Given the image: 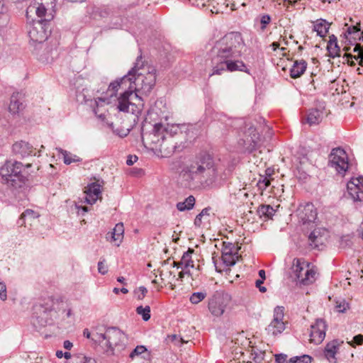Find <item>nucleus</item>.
Segmentation results:
<instances>
[{
  "label": "nucleus",
  "mask_w": 363,
  "mask_h": 363,
  "mask_svg": "<svg viewBox=\"0 0 363 363\" xmlns=\"http://www.w3.org/2000/svg\"><path fill=\"white\" fill-rule=\"evenodd\" d=\"M53 311V300L48 299L43 304L34 306V313L32 317V323L36 328L45 327L52 323V315Z\"/></svg>",
  "instance_id": "obj_7"
},
{
  "label": "nucleus",
  "mask_w": 363,
  "mask_h": 363,
  "mask_svg": "<svg viewBox=\"0 0 363 363\" xmlns=\"http://www.w3.org/2000/svg\"><path fill=\"white\" fill-rule=\"evenodd\" d=\"M138 291L140 292V294L137 295V297L139 300H142L145 296V295L147 292V290L145 287L140 286L138 288Z\"/></svg>",
  "instance_id": "obj_48"
},
{
  "label": "nucleus",
  "mask_w": 363,
  "mask_h": 363,
  "mask_svg": "<svg viewBox=\"0 0 363 363\" xmlns=\"http://www.w3.org/2000/svg\"><path fill=\"white\" fill-rule=\"evenodd\" d=\"M350 50V48L349 47H347V46H345V47L343 48V50H342L345 52V54H344V56H345V57H352V55H348V54H347V52L348 50Z\"/></svg>",
  "instance_id": "obj_63"
},
{
  "label": "nucleus",
  "mask_w": 363,
  "mask_h": 363,
  "mask_svg": "<svg viewBox=\"0 0 363 363\" xmlns=\"http://www.w3.org/2000/svg\"><path fill=\"white\" fill-rule=\"evenodd\" d=\"M222 260L223 263L227 266H233L235 264L236 260L238 258V254H222Z\"/></svg>",
  "instance_id": "obj_34"
},
{
  "label": "nucleus",
  "mask_w": 363,
  "mask_h": 363,
  "mask_svg": "<svg viewBox=\"0 0 363 363\" xmlns=\"http://www.w3.org/2000/svg\"><path fill=\"white\" fill-rule=\"evenodd\" d=\"M238 248L232 242H223L222 254H238Z\"/></svg>",
  "instance_id": "obj_37"
},
{
  "label": "nucleus",
  "mask_w": 363,
  "mask_h": 363,
  "mask_svg": "<svg viewBox=\"0 0 363 363\" xmlns=\"http://www.w3.org/2000/svg\"><path fill=\"white\" fill-rule=\"evenodd\" d=\"M202 216L199 213L196 216L195 220H194V225L196 226L199 227L202 223Z\"/></svg>",
  "instance_id": "obj_53"
},
{
  "label": "nucleus",
  "mask_w": 363,
  "mask_h": 363,
  "mask_svg": "<svg viewBox=\"0 0 363 363\" xmlns=\"http://www.w3.org/2000/svg\"><path fill=\"white\" fill-rule=\"evenodd\" d=\"M98 271L101 274H106L108 272V267L105 264V259L99 261L98 263Z\"/></svg>",
  "instance_id": "obj_45"
},
{
  "label": "nucleus",
  "mask_w": 363,
  "mask_h": 363,
  "mask_svg": "<svg viewBox=\"0 0 363 363\" xmlns=\"http://www.w3.org/2000/svg\"><path fill=\"white\" fill-rule=\"evenodd\" d=\"M330 28V23H328L324 19H318L314 22L313 30L317 33V35L320 37H324L328 32Z\"/></svg>",
  "instance_id": "obj_29"
},
{
  "label": "nucleus",
  "mask_w": 363,
  "mask_h": 363,
  "mask_svg": "<svg viewBox=\"0 0 363 363\" xmlns=\"http://www.w3.org/2000/svg\"><path fill=\"white\" fill-rule=\"evenodd\" d=\"M231 301V296L228 293L216 291L213 296L209 298L208 308L210 313L216 317L221 316L226 307Z\"/></svg>",
  "instance_id": "obj_10"
},
{
  "label": "nucleus",
  "mask_w": 363,
  "mask_h": 363,
  "mask_svg": "<svg viewBox=\"0 0 363 363\" xmlns=\"http://www.w3.org/2000/svg\"><path fill=\"white\" fill-rule=\"evenodd\" d=\"M72 315V311L71 308H69L67 311V313H66V316L67 318H69Z\"/></svg>",
  "instance_id": "obj_64"
},
{
  "label": "nucleus",
  "mask_w": 363,
  "mask_h": 363,
  "mask_svg": "<svg viewBox=\"0 0 363 363\" xmlns=\"http://www.w3.org/2000/svg\"><path fill=\"white\" fill-rule=\"evenodd\" d=\"M24 108L23 104L20 101L19 94H13L11 96L9 110L10 113L16 114L20 113Z\"/></svg>",
  "instance_id": "obj_28"
},
{
  "label": "nucleus",
  "mask_w": 363,
  "mask_h": 363,
  "mask_svg": "<svg viewBox=\"0 0 363 363\" xmlns=\"http://www.w3.org/2000/svg\"><path fill=\"white\" fill-rule=\"evenodd\" d=\"M0 298L2 301H5L7 298L6 286L2 282H0Z\"/></svg>",
  "instance_id": "obj_46"
},
{
  "label": "nucleus",
  "mask_w": 363,
  "mask_h": 363,
  "mask_svg": "<svg viewBox=\"0 0 363 363\" xmlns=\"http://www.w3.org/2000/svg\"><path fill=\"white\" fill-rule=\"evenodd\" d=\"M167 129L162 124L156 123L150 133H142V140L143 142L147 140L150 145L155 144L158 145L162 140V135H164Z\"/></svg>",
  "instance_id": "obj_17"
},
{
  "label": "nucleus",
  "mask_w": 363,
  "mask_h": 363,
  "mask_svg": "<svg viewBox=\"0 0 363 363\" xmlns=\"http://www.w3.org/2000/svg\"><path fill=\"white\" fill-rule=\"evenodd\" d=\"M211 208L210 207L203 208L200 214L203 217L205 216H209Z\"/></svg>",
  "instance_id": "obj_55"
},
{
  "label": "nucleus",
  "mask_w": 363,
  "mask_h": 363,
  "mask_svg": "<svg viewBox=\"0 0 363 363\" xmlns=\"http://www.w3.org/2000/svg\"><path fill=\"white\" fill-rule=\"evenodd\" d=\"M264 282V280H262V279H257L256 281H255V286L259 288V291L264 293L267 291V289L266 287L264 286H262V284H263Z\"/></svg>",
  "instance_id": "obj_49"
},
{
  "label": "nucleus",
  "mask_w": 363,
  "mask_h": 363,
  "mask_svg": "<svg viewBox=\"0 0 363 363\" xmlns=\"http://www.w3.org/2000/svg\"><path fill=\"white\" fill-rule=\"evenodd\" d=\"M195 198L193 196H188L184 201L179 202L177 204V208L179 211H189L194 208L195 204Z\"/></svg>",
  "instance_id": "obj_32"
},
{
  "label": "nucleus",
  "mask_w": 363,
  "mask_h": 363,
  "mask_svg": "<svg viewBox=\"0 0 363 363\" xmlns=\"http://www.w3.org/2000/svg\"><path fill=\"white\" fill-rule=\"evenodd\" d=\"M26 216H33L34 218V211L30 209H27L21 214L18 221V223L21 225H23L24 224L23 220Z\"/></svg>",
  "instance_id": "obj_44"
},
{
  "label": "nucleus",
  "mask_w": 363,
  "mask_h": 363,
  "mask_svg": "<svg viewBox=\"0 0 363 363\" xmlns=\"http://www.w3.org/2000/svg\"><path fill=\"white\" fill-rule=\"evenodd\" d=\"M329 38L330 40L328 45H334V44H337V38L334 35H330Z\"/></svg>",
  "instance_id": "obj_54"
},
{
  "label": "nucleus",
  "mask_w": 363,
  "mask_h": 363,
  "mask_svg": "<svg viewBox=\"0 0 363 363\" xmlns=\"http://www.w3.org/2000/svg\"><path fill=\"white\" fill-rule=\"evenodd\" d=\"M13 151L16 155L25 157L31 155L34 150L33 146L28 143L20 141L13 145Z\"/></svg>",
  "instance_id": "obj_21"
},
{
  "label": "nucleus",
  "mask_w": 363,
  "mask_h": 363,
  "mask_svg": "<svg viewBox=\"0 0 363 363\" xmlns=\"http://www.w3.org/2000/svg\"><path fill=\"white\" fill-rule=\"evenodd\" d=\"M360 24L357 23L355 26H348L347 28V31L345 33L346 38H347V35H354L352 37L354 39H356L357 37L361 36L360 33Z\"/></svg>",
  "instance_id": "obj_35"
},
{
  "label": "nucleus",
  "mask_w": 363,
  "mask_h": 363,
  "mask_svg": "<svg viewBox=\"0 0 363 363\" xmlns=\"http://www.w3.org/2000/svg\"><path fill=\"white\" fill-rule=\"evenodd\" d=\"M63 346L65 349L67 350H71V348L72 347L73 345L71 342H69V340H65L63 343Z\"/></svg>",
  "instance_id": "obj_56"
},
{
  "label": "nucleus",
  "mask_w": 363,
  "mask_h": 363,
  "mask_svg": "<svg viewBox=\"0 0 363 363\" xmlns=\"http://www.w3.org/2000/svg\"><path fill=\"white\" fill-rule=\"evenodd\" d=\"M291 270L297 281L303 285L311 284L316 279V269L302 259L296 258L293 260Z\"/></svg>",
  "instance_id": "obj_6"
},
{
  "label": "nucleus",
  "mask_w": 363,
  "mask_h": 363,
  "mask_svg": "<svg viewBox=\"0 0 363 363\" xmlns=\"http://www.w3.org/2000/svg\"><path fill=\"white\" fill-rule=\"evenodd\" d=\"M78 209V213H79L80 211H82V214L88 211V208L86 206H76Z\"/></svg>",
  "instance_id": "obj_57"
},
{
  "label": "nucleus",
  "mask_w": 363,
  "mask_h": 363,
  "mask_svg": "<svg viewBox=\"0 0 363 363\" xmlns=\"http://www.w3.org/2000/svg\"><path fill=\"white\" fill-rule=\"evenodd\" d=\"M83 359H84L83 363H96L95 359L90 358V357H84L83 358Z\"/></svg>",
  "instance_id": "obj_58"
},
{
  "label": "nucleus",
  "mask_w": 363,
  "mask_h": 363,
  "mask_svg": "<svg viewBox=\"0 0 363 363\" xmlns=\"http://www.w3.org/2000/svg\"><path fill=\"white\" fill-rule=\"evenodd\" d=\"M156 70L145 64L142 57H138L135 66L129 71L130 81L128 90H125L117 99V108L120 111L131 113L135 116L141 113L144 101L139 94L147 95L156 82Z\"/></svg>",
  "instance_id": "obj_1"
},
{
  "label": "nucleus",
  "mask_w": 363,
  "mask_h": 363,
  "mask_svg": "<svg viewBox=\"0 0 363 363\" xmlns=\"http://www.w3.org/2000/svg\"><path fill=\"white\" fill-rule=\"evenodd\" d=\"M348 307V305L343 302V303H340L336 305V308L338 312L343 313L347 310V308Z\"/></svg>",
  "instance_id": "obj_51"
},
{
  "label": "nucleus",
  "mask_w": 363,
  "mask_h": 363,
  "mask_svg": "<svg viewBox=\"0 0 363 363\" xmlns=\"http://www.w3.org/2000/svg\"><path fill=\"white\" fill-rule=\"evenodd\" d=\"M6 9L4 7V3L3 0H0V14L4 13Z\"/></svg>",
  "instance_id": "obj_60"
},
{
  "label": "nucleus",
  "mask_w": 363,
  "mask_h": 363,
  "mask_svg": "<svg viewBox=\"0 0 363 363\" xmlns=\"http://www.w3.org/2000/svg\"><path fill=\"white\" fill-rule=\"evenodd\" d=\"M273 171L270 169H267L265 171V176H261V178L258 181L257 185L259 189L262 191L265 190L270 184L272 179V174Z\"/></svg>",
  "instance_id": "obj_31"
},
{
  "label": "nucleus",
  "mask_w": 363,
  "mask_h": 363,
  "mask_svg": "<svg viewBox=\"0 0 363 363\" xmlns=\"http://www.w3.org/2000/svg\"><path fill=\"white\" fill-rule=\"evenodd\" d=\"M311 357L308 355H303L301 357H294L289 359L288 363H311Z\"/></svg>",
  "instance_id": "obj_42"
},
{
  "label": "nucleus",
  "mask_w": 363,
  "mask_h": 363,
  "mask_svg": "<svg viewBox=\"0 0 363 363\" xmlns=\"http://www.w3.org/2000/svg\"><path fill=\"white\" fill-rule=\"evenodd\" d=\"M100 187L101 186L96 183H92L87 186L84 191L85 195L84 197L86 203L93 204L97 201L101 194Z\"/></svg>",
  "instance_id": "obj_20"
},
{
  "label": "nucleus",
  "mask_w": 363,
  "mask_h": 363,
  "mask_svg": "<svg viewBox=\"0 0 363 363\" xmlns=\"http://www.w3.org/2000/svg\"><path fill=\"white\" fill-rule=\"evenodd\" d=\"M193 252V250L189 249L187 252H184L180 262H174V266L177 268H184L186 269H188L189 267H194V262L191 260V254Z\"/></svg>",
  "instance_id": "obj_26"
},
{
  "label": "nucleus",
  "mask_w": 363,
  "mask_h": 363,
  "mask_svg": "<svg viewBox=\"0 0 363 363\" xmlns=\"http://www.w3.org/2000/svg\"><path fill=\"white\" fill-rule=\"evenodd\" d=\"M340 343L337 340H334L328 342L324 350V354L325 357L330 362L335 360V354L338 351ZM335 363V361H334Z\"/></svg>",
  "instance_id": "obj_25"
},
{
  "label": "nucleus",
  "mask_w": 363,
  "mask_h": 363,
  "mask_svg": "<svg viewBox=\"0 0 363 363\" xmlns=\"http://www.w3.org/2000/svg\"><path fill=\"white\" fill-rule=\"evenodd\" d=\"M297 215L299 219L303 223L313 221L317 216L316 210L311 203L300 205L297 209Z\"/></svg>",
  "instance_id": "obj_19"
},
{
  "label": "nucleus",
  "mask_w": 363,
  "mask_h": 363,
  "mask_svg": "<svg viewBox=\"0 0 363 363\" xmlns=\"http://www.w3.org/2000/svg\"><path fill=\"white\" fill-rule=\"evenodd\" d=\"M184 178L199 183L212 182L218 175L213 158L206 153L200 154L182 171Z\"/></svg>",
  "instance_id": "obj_3"
},
{
  "label": "nucleus",
  "mask_w": 363,
  "mask_h": 363,
  "mask_svg": "<svg viewBox=\"0 0 363 363\" xmlns=\"http://www.w3.org/2000/svg\"><path fill=\"white\" fill-rule=\"evenodd\" d=\"M309 245L313 248H318L323 245L325 238L321 235L320 229H315L308 236Z\"/></svg>",
  "instance_id": "obj_27"
},
{
  "label": "nucleus",
  "mask_w": 363,
  "mask_h": 363,
  "mask_svg": "<svg viewBox=\"0 0 363 363\" xmlns=\"http://www.w3.org/2000/svg\"><path fill=\"white\" fill-rule=\"evenodd\" d=\"M259 18L261 25L260 29L262 31H264L272 21L271 16L269 14L263 13L259 16Z\"/></svg>",
  "instance_id": "obj_40"
},
{
  "label": "nucleus",
  "mask_w": 363,
  "mask_h": 363,
  "mask_svg": "<svg viewBox=\"0 0 363 363\" xmlns=\"http://www.w3.org/2000/svg\"><path fill=\"white\" fill-rule=\"evenodd\" d=\"M124 226L122 223H117L113 231L107 233L106 238L108 239L111 235V241L116 242V245L119 246L123 239Z\"/></svg>",
  "instance_id": "obj_23"
},
{
  "label": "nucleus",
  "mask_w": 363,
  "mask_h": 363,
  "mask_svg": "<svg viewBox=\"0 0 363 363\" xmlns=\"http://www.w3.org/2000/svg\"><path fill=\"white\" fill-rule=\"evenodd\" d=\"M182 136V133L179 135L176 133L174 136L169 133L168 130L164 135H162V140L160 144L155 146V148H159L162 156L164 157H169L176 151H182L184 145L182 142L179 143V139Z\"/></svg>",
  "instance_id": "obj_8"
},
{
  "label": "nucleus",
  "mask_w": 363,
  "mask_h": 363,
  "mask_svg": "<svg viewBox=\"0 0 363 363\" xmlns=\"http://www.w3.org/2000/svg\"><path fill=\"white\" fill-rule=\"evenodd\" d=\"M288 325V321L284 319V308L277 306L274 309L273 318L266 328L267 334L274 337L282 333Z\"/></svg>",
  "instance_id": "obj_11"
},
{
  "label": "nucleus",
  "mask_w": 363,
  "mask_h": 363,
  "mask_svg": "<svg viewBox=\"0 0 363 363\" xmlns=\"http://www.w3.org/2000/svg\"><path fill=\"white\" fill-rule=\"evenodd\" d=\"M137 160H138L137 156L130 155L128 157V160H126V164L129 166L133 165L137 161Z\"/></svg>",
  "instance_id": "obj_52"
},
{
  "label": "nucleus",
  "mask_w": 363,
  "mask_h": 363,
  "mask_svg": "<svg viewBox=\"0 0 363 363\" xmlns=\"http://www.w3.org/2000/svg\"><path fill=\"white\" fill-rule=\"evenodd\" d=\"M245 47L240 33L231 32L217 40L211 49L212 73L210 76L221 75L225 72H243L249 69L243 61L238 60Z\"/></svg>",
  "instance_id": "obj_2"
},
{
  "label": "nucleus",
  "mask_w": 363,
  "mask_h": 363,
  "mask_svg": "<svg viewBox=\"0 0 363 363\" xmlns=\"http://www.w3.org/2000/svg\"><path fill=\"white\" fill-rule=\"evenodd\" d=\"M83 334H84V336H85L86 338H90L91 337V333H90V332L89 331L88 329H84V332H83Z\"/></svg>",
  "instance_id": "obj_62"
},
{
  "label": "nucleus",
  "mask_w": 363,
  "mask_h": 363,
  "mask_svg": "<svg viewBox=\"0 0 363 363\" xmlns=\"http://www.w3.org/2000/svg\"><path fill=\"white\" fill-rule=\"evenodd\" d=\"M206 296L207 294L206 291L194 292L191 295L189 301L192 304H198L201 302Z\"/></svg>",
  "instance_id": "obj_36"
},
{
  "label": "nucleus",
  "mask_w": 363,
  "mask_h": 363,
  "mask_svg": "<svg viewBox=\"0 0 363 363\" xmlns=\"http://www.w3.org/2000/svg\"><path fill=\"white\" fill-rule=\"evenodd\" d=\"M33 17V16L28 20L29 23L28 36L32 41L41 43L48 37V31L45 26L50 19L40 18L39 20H35Z\"/></svg>",
  "instance_id": "obj_9"
},
{
  "label": "nucleus",
  "mask_w": 363,
  "mask_h": 363,
  "mask_svg": "<svg viewBox=\"0 0 363 363\" xmlns=\"http://www.w3.org/2000/svg\"><path fill=\"white\" fill-rule=\"evenodd\" d=\"M324 115V106H320L319 108H312L307 115L306 121L310 125H317L321 122Z\"/></svg>",
  "instance_id": "obj_22"
},
{
  "label": "nucleus",
  "mask_w": 363,
  "mask_h": 363,
  "mask_svg": "<svg viewBox=\"0 0 363 363\" xmlns=\"http://www.w3.org/2000/svg\"><path fill=\"white\" fill-rule=\"evenodd\" d=\"M166 341L169 343H173L174 345H181L183 343L188 342V340H185L183 337L178 336L177 335H170L166 338Z\"/></svg>",
  "instance_id": "obj_39"
},
{
  "label": "nucleus",
  "mask_w": 363,
  "mask_h": 363,
  "mask_svg": "<svg viewBox=\"0 0 363 363\" xmlns=\"http://www.w3.org/2000/svg\"><path fill=\"white\" fill-rule=\"evenodd\" d=\"M147 352V348L143 345L137 346L129 354V357L133 359L135 357L140 356Z\"/></svg>",
  "instance_id": "obj_43"
},
{
  "label": "nucleus",
  "mask_w": 363,
  "mask_h": 363,
  "mask_svg": "<svg viewBox=\"0 0 363 363\" xmlns=\"http://www.w3.org/2000/svg\"><path fill=\"white\" fill-rule=\"evenodd\" d=\"M327 50L328 51V55L330 57H335L340 56L341 50L337 44L334 45H327Z\"/></svg>",
  "instance_id": "obj_41"
},
{
  "label": "nucleus",
  "mask_w": 363,
  "mask_h": 363,
  "mask_svg": "<svg viewBox=\"0 0 363 363\" xmlns=\"http://www.w3.org/2000/svg\"><path fill=\"white\" fill-rule=\"evenodd\" d=\"M133 80V78L129 76V72L127 75L123 77L121 79H116L114 82H111L108 88L106 91V95L108 98H100V100L103 101H107L108 104L111 103V99L113 96H116V93L118 92L119 89H128L130 85V81Z\"/></svg>",
  "instance_id": "obj_15"
},
{
  "label": "nucleus",
  "mask_w": 363,
  "mask_h": 363,
  "mask_svg": "<svg viewBox=\"0 0 363 363\" xmlns=\"http://www.w3.org/2000/svg\"><path fill=\"white\" fill-rule=\"evenodd\" d=\"M136 312L138 314L142 315L145 321H147L150 318V308L149 306L143 307L142 306L137 307Z\"/></svg>",
  "instance_id": "obj_38"
},
{
  "label": "nucleus",
  "mask_w": 363,
  "mask_h": 363,
  "mask_svg": "<svg viewBox=\"0 0 363 363\" xmlns=\"http://www.w3.org/2000/svg\"><path fill=\"white\" fill-rule=\"evenodd\" d=\"M307 63L305 60H296L293 66L290 69V76L291 78L296 79L300 77L306 71Z\"/></svg>",
  "instance_id": "obj_24"
},
{
  "label": "nucleus",
  "mask_w": 363,
  "mask_h": 363,
  "mask_svg": "<svg viewBox=\"0 0 363 363\" xmlns=\"http://www.w3.org/2000/svg\"><path fill=\"white\" fill-rule=\"evenodd\" d=\"M23 167L20 162L7 161L0 168V175L8 184L20 187L26 180V176L23 174Z\"/></svg>",
  "instance_id": "obj_5"
},
{
  "label": "nucleus",
  "mask_w": 363,
  "mask_h": 363,
  "mask_svg": "<svg viewBox=\"0 0 363 363\" xmlns=\"http://www.w3.org/2000/svg\"><path fill=\"white\" fill-rule=\"evenodd\" d=\"M274 209L269 205H261L257 209V213L260 217L272 218L274 214Z\"/></svg>",
  "instance_id": "obj_33"
},
{
  "label": "nucleus",
  "mask_w": 363,
  "mask_h": 363,
  "mask_svg": "<svg viewBox=\"0 0 363 363\" xmlns=\"http://www.w3.org/2000/svg\"><path fill=\"white\" fill-rule=\"evenodd\" d=\"M329 165L340 174H345L349 167L348 157L341 147L333 148L329 155Z\"/></svg>",
  "instance_id": "obj_12"
},
{
  "label": "nucleus",
  "mask_w": 363,
  "mask_h": 363,
  "mask_svg": "<svg viewBox=\"0 0 363 363\" xmlns=\"http://www.w3.org/2000/svg\"><path fill=\"white\" fill-rule=\"evenodd\" d=\"M259 141L260 136L255 128L252 125H247L244 130V138L239 142L245 150L252 152L256 149Z\"/></svg>",
  "instance_id": "obj_13"
},
{
  "label": "nucleus",
  "mask_w": 363,
  "mask_h": 363,
  "mask_svg": "<svg viewBox=\"0 0 363 363\" xmlns=\"http://www.w3.org/2000/svg\"><path fill=\"white\" fill-rule=\"evenodd\" d=\"M182 272H180L179 274V279H182L185 274H189V272L187 271V269H184V268H182Z\"/></svg>",
  "instance_id": "obj_59"
},
{
  "label": "nucleus",
  "mask_w": 363,
  "mask_h": 363,
  "mask_svg": "<svg viewBox=\"0 0 363 363\" xmlns=\"http://www.w3.org/2000/svg\"><path fill=\"white\" fill-rule=\"evenodd\" d=\"M259 276L261 277L262 280H264L265 278H266L264 270H263V269L259 270Z\"/></svg>",
  "instance_id": "obj_61"
},
{
  "label": "nucleus",
  "mask_w": 363,
  "mask_h": 363,
  "mask_svg": "<svg viewBox=\"0 0 363 363\" xmlns=\"http://www.w3.org/2000/svg\"><path fill=\"white\" fill-rule=\"evenodd\" d=\"M56 150L62 155L64 162L66 164H70L72 162H78L82 160V159L77 155H72V153L64 150L62 148L57 147Z\"/></svg>",
  "instance_id": "obj_30"
},
{
  "label": "nucleus",
  "mask_w": 363,
  "mask_h": 363,
  "mask_svg": "<svg viewBox=\"0 0 363 363\" xmlns=\"http://www.w3.org/2000/svg\"><path fill=\"white\" fill-rule=\"evenodd\" d=\"M287 355L284 354H279L275 355L277 363H284L286 361Z\"/></svg>",
  "instance_id": "obj_47"
},
{
  "label": "nucleus",
  "mask_w": 363,
  "mask_h": 363,
  "mask_svg": "<svg viewBox=\"0 0 363 363\" xmlns=\"http://www.w3.org/2000/svg\"><path fill=\"white\" fill-rule=\"evenodd\" d=\"M92 338L106 347V352L114 354L115 350L121 352L125 348L127 336L117 328H108L104 333H96Z\"/></svg>",
  "instance_id": "obj_4"
},
{
  "label": "nucleus",
  "mask_w": 363,
  "mask_h": 363,
  "mask_svg": "<svg viewBox=\"0 0 363 363\" xmlns=\"http://www.w3.org/2000/svg\"><path fill=\"white\" fill-rule=\"evenodd\" d=\"M348 194L355 202L363 201V177L352 178L347 184Z\"/></svg>",
  "instance_id": "obj_16"
},
{
  "label": "nucleus",
  "mask_w": 363,
  "mask_h": 363,
  "mask_svg": "<svg viewBox=\"0 0 363 363\" xmlns=\"http://www.w3.org/2000/svg\"><path fill=\"white\" fill-rule=\"evenodd\" d=\"M55 6V0H33L26 9V18L29 20L33 15L38 18L45 16L47 9Z\"/></svg>",
  "instance_id": "obj_14"
},
{
  "label": "nucleus",
  "mask_w": 363,
  "mask_h": 363,
  "mask_svg": "<svg viewBox=\"0 0 363 363\" xmlns=\"http://www.w3.org/2000/svg\"><path fill=\"white\" fill-rule=\"evenodd\" d=\"M326 331V325L323 320L318 319L315 323L311 327L310 341L315 344L321 343L325 337Z\"/></svg>",
  "instance_id": "obj_18"
},
{
  "label": "nucleus",
  "mask_w": 363,
  "mask_h": 363,
  "mask_svg": "<svg viewBox=\"0 0 363 363\" xmlns=\"http://www.w3.org/2000/svg\"><path fill=\"white\" fill-rule=\"evenodd\" d=\"M353 342L355 345H360L363 344V335H357L353 337Z\"/></svg>",
  "instance_id": "obj_50"
}]
</instances>
